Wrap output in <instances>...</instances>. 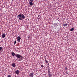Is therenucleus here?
Here are the masks:
<instances>
[{
	"label": "nucleus",
	"instance_id": "1",
	"mask_svg": "<svg viewBox=\"0 0 77 77\" xmlns=\"http://www.w3.org/2000/svg\"><path fill=\"white\" fill-rule=\"evenodd\" d=\"M17 18H19V20H23L25 19V16L24 14H20L17 16Z\"/></svg>",
	"mask_w": 77,
	"mask_h": 77
},
{
	"label": "nucleus",
	"instance_id": "2",
	"mask_svg": "<svg viewBox=\"0 0 77 77\" xmlns=\"http://www.w3.org/2000/svg\"><path fill=\"white\" fill-rule=\"evenodd\" d=\"M16 57L19 59L18 60L19 61H21V60H23V59H24V57H22L20 54H16Z\"/></svg>",
	"mask_w": 77,
	"mask_h": 77
},
{
	"label": "nucleus",
	"instance_id": "3",
	"mask_svg": "<svg viewBox=\"0 0 77 77\" xmlns=\"http://www.w3.org/2000/svg\"><path fill=\"white\" fill-rule=\"evenodd\" d=\"M20 39H21V38L20 36H18L17 37V41L18 42H20Z\"/></svg>",
	"mask_w": 77,
	"mask_h": 77
},
{
	"label": "nucleus",
	"instance_id": "4",
	"mask_svg": "<svg viewBox=\"0 0 77 77\" xmlns=\"http://www.w3.org/2000/svg\"><path fill=\"white\" fill-rule=\"evenodd\" d=\"M33 0H30L29 2V4L30 5V6H33V3H32L33 2Z\"/></svg>",
	"mask_w": 77,
	"mask_h": 77
},
{
	"label": "nucleus",
	"instance_id": "5",
	"mask_svg": "<svg viewBox=\"0 0 77 77\" xmlns=\"http://www.w3.org/2000/svg\"><path fill=\"white\" fill-rule=\"evenodd\" d=\"M34 74L33 73H30V74H29V77H33V75H34Z\"/></svg>",
	"mask_w": 77,
	"mask_h": 77
},
{
	"label": "nucleus",
	"instance_id": "6",
	"mask_svg": "<svg viewBox=\"0 0 77 77\" xmlns=\"http://www.w3.org/2000/svg\"><path fill=\"white\" fill-rule=\"evenodd\" d=\"M15 72L17 74H20V71H19V70H17L15 71Z\"/></svg>",
	"mask_w": 77,
	"mask_h": 77
},
{
	"label": "nucleus",
	"instance_id": "7",
	"mask_svg": "<svg viewBox=\"0 0 77 77\" xmlns=\"http://www.w3.org/2000/svg\"><path fill=\"white\" fill-rule=\"evenodd\" d=\"M11 54H12V55L13 56H16L17 55H16V54H15L14 52H12L11 53Z\"/></svg>",
	"mask_w": 77,
	"mask_h": 77
},
{
	"label": "nucleus",
	"instance_id": "8",
	"mask_svg": "<svg viewBox=\"0 0 77 77\" xmlns=\"http://www.w3.org/2000/svg\"><path fill=\"white\" fill-rule=\"evenodd\" d=\"M16 66V65L15 64V63H14L12 64V66L13 67H15Z\"/></svg>",
	"mask_w": 77,
	"mask_h": 77
},
{
	"label": "nucleus",
	"instance_id": "9",
	"mask_svg": "<svg viewBox=\"0 0 77 77\" xmlns=\"http://www.w3.org/2000/svg\"><path fill=\"white\" fill-rule=\"evenodd\" d=\"M2 38H5V37L6 36V35H5V34H3L2 35Z\"/></svg>",
	"mask_w": 77,
	"mask_h": 77
},
{
	"label": "nucleus",
	"instance_id": "10",
	"mask_svg": "<svg viewBox=\"0 0 77 77\" xmlns=\"http://www.w3.org/2000/svg\"><path fill=\"white\" fill-rule=\"evenodd\" d=\"M67 26H68V24L67 23L64 24H63L64 27H66Z\"/></svg>",
	"mask_w": 77,
	"mask_h": 77
},
{
	"label": "nucleus",
	"instance_id": "11",
	"mask_svg": "<svg viewBox=\"0 0 77 77\" xmlns=\"http://www.w3.org/2000/svg\"><path fill=\"white\" fill-rule=\"evenodd\" d=\"M48 75H51V72H48Z\"/></svg>",
	"mask_w": 77,
	"mask_h": 77
},
{
	"label": "nucleus",
	"instance_id": "12",
	"mask_svg": "<svg viewBox=\"0 0 77 77\" xmlns=\"http://www.w3.org/2000/svg\"><path fill=\"white\" fill-rule=\"evenodd\" d=\"M74 30V28H72L71 29H70V31H73Z\"/></svg>",
	"mask_w": 77,
	"mask_h": 77
},
{
	"label": "nucleus",
	"instance_id": "13",
	"mask_svg": "<svg viewBox=\"0 0 77 77\" xmlns=\"http://www.w3.org/2000/svg\"><path fill=\"white\" fill-rule=\"evenodd\" d=\"M2 50V47H0V52L1 51V50Z\"/></svg>",
	"mask_w": 77,
	"mask_h": 77
},
{
	"label": "nucleus",
	"instance_id": "14",
	"mask_svg": "<svg viewBox=\"0 0 77 77\" xmlns=\"http://www.w3.org/2000/svg\"><path fill=\"white\" fill-rule=\"evenodd\" d=\"M48 72H50V69H48Z\"/></svg>",
	"mask_w": 77,
	"mask_h": 77
},
{
	"label": "nucleus",
	"instance_id": "15",
	"mask_svg": "<svg viewBox=\"0 0 77 77\" xmlns=\"http://www.w3.org/2000/svg\"><path fill=\"white\" fill-rule=\"evenodd\" d=\"M49 77H52V75H48Z\"/></svg>",
	"mask_w": 77,
	"mask_h": 77
},
{
	"label": "nucleus",
	"instance_id": "16",
	"mask_svg": "<svg viewBox=\"0 0 77 77\" xmlns=\"http://www.w3.org/2000/svg\"><path fill=\"white\" fill-rule=\"evenodd\" d=\"M41 66L42 67H44V65H42Z\"/></svg>",
	"mask_w": 77,
	"mask_h": 77
},
{
	"label": "nucleus",
	"instance_id": "17",
	"mask_svg": "<svg viewBox=\"0 0 77 77\" xmlns=\"http://www.w3.org/2000/svg\"><path fill=\"white\" fill-rule=\"evenodd\" d=\"M16 44V39L15 40V41H14V44Z\"/></svg>",
	"mask_w": 77,
	"mask_h": 77
},
{
	"label": "nucleus",
	"instance_id": "18",
	"mask_svg": "<svg viewBox=\"0 0 77 77\" xmlns=\"http://www.w3.org/2000/svg\"><path fill=\"white\" fill-rule=\"evenodd\" d=\"M45 61L46 63H48V61H47L46 59H45Z\"/></svg>",
	"mask_w": 77,
	"mask_h": 77
},
{
	"label": "nucleus",
	"instance_id": "19",
	"mask_svg": "<svg viewBox=\"0 0 77 77\" xmlns=\"http://www.w3.org/2000/svg\"><path fill=\"white\" fill-rule=\"evenodd\" d=\"M8 77H11V75H8Z\"/></svg>",
	"mask_w": 77,
	"mask_h": 77
},
{
	"label": "nucleus",
	"instance_id": "20",
	"mask_svg": "<svg viewBox=\"0 0 77 77\" xmlns=\"http://www.w3.org/2000/svg\"><path fill=\"white\" fill-rule=\"evenodd\" d=\"M68 69V68H67V67L65 68V69H66H66Z\"/></svg>",
	"mask_w": 77,
	"mask_h": 77
},
{
	"label": "nucleus",
	"instance_id": "21",
	"mask_svg": "<svg viewBox=\"0 0 77 77\" xmlns=\"http://www.w3.org/2000/svg\"><path fill=\"white\" fill-rule=\"evenodd\" d=\"M48 65L49 66V63H48Z\"/></svg>",
	"mask_w": 77,
	"mask_h": 77
},
{
	"label": "nucleus",
	"instance_id": "22",
	"mask_svg": "<svg viewBox=\"0 0 77 77\" xmlns=\"http://www.w3.org/2000/svg\"><path fill=\"white\" fill-rule=\"evenodd\" d=\"M66 74H68V72H66Z\"/></svg>",
	"mask_w": 77,
	"mask_h": 77
}]
</instances>
